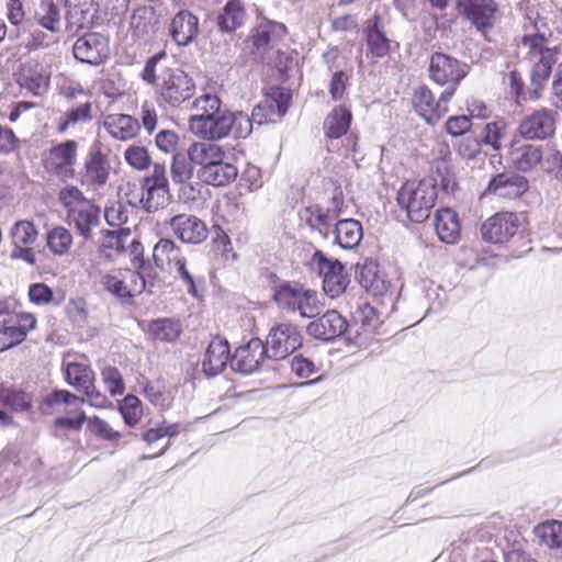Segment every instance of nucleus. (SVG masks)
Wrapping results in <instances>:
<instances>
[{"label":"nucleus","mask_w":562,"mask_h":562,"mask_svg":"<svg viewBox=\"0 0 562 562\" xmlns=\"http://www.w3.org/2000/svg\"><path fill=\"white\" fill-rule=\"evenodd\" d=\"M168 224L173 235L182 243L198 245L203 243L209 235L206 224L195 215H175L168 221Z\"/></svg>","instance_id":"aec40b11"},{"label":"nucleus","mask_w":562,"mask_h":562,"mask_svg":"<svg viewBox=\"0 0 562 562\" xmlns=\"http://www.w3.org/2000/svg\"><path fill=\"white\" fill-rule=\"evenodd\" d=\"M50 71L47 65L30 59L21 65L18 83L33 95L44 94L49 87Z\"/></svg>","instance_id":"6ab92c4d"},{"label":"nucleus","mask_w":562,"mask_h":562,"mask_svg":"<svg viewBox=\"0 0 562 562\" xmlns=\"http://www.w3.org/2000/svg\"><path fill=\"white\" fill-rule=\"evenodd\" d=\"M72 53L81 63L100 65L110 55L109 40L100 33H87L75 42Z\"/></svg>","instance_id":"2eb2a0df"},{"label":"nucleus","mask_w":562,"mask_h":562,"mask_svg":"<svg viewBox=\"0 0 562 562\" xmlns=\"http://www.w3.org/2000/svg\"><path fill=\"white\" fill-rule=\"evenodd\" d=\"M543 160L542 146L513 140L508 150V161L517 170L528 172L541 165Z\"/></svg>","instance_id":"4be33fe9"},{"label":"nucleus","mask_w":562,"mask_h":562,"mask_svg":"<svg viewBox=\"0 0 562 562\" xmlns=\"http://www.w3.org/2000/svg\"><path fill=\"white\" fill-rule=\"evenodd\" d=\"M520 226L521 220L518 214L499 212L483 223L481 234L486 241L502 244L512 239L518 233Z\"/></svg>","instance_id":"f8f14e48"},{"label":"nucleus","mask_w":562,"mask_h":562,"mask_svg":"<svg viewBox=\"0 0 562 562\" xmlns=\"http://www.w3.org/2000/svg\"><path fill=\"white\" fill-rule=\"evenodd\" d=\"M92 106L90 102L82 103L77 108H71L59 119L57 130L60 133L66 132L79 123H87L92 120Z\"/></svg>","instance_id":"09e8293b"},{"label":"nucleus","mask_w":562,"mask_h":562,"mask_svg":"<svg viewBox=\"0 0 562 562\" xmlns=\"http://www.w3.org/2000/svg\"><path fill=\"white\" fill-rule=\"evenodd\" d=\"M37 23L49 32L56 33L60 29V10L53 0H41L35 11Z\"/></svg>","instance_id":"a18cd8bd"},{"label":"nucleus","mask_w":562,"mask_h":562,"mask_svg":"<svg viewBox=\"0 0 562 562\" xmlns=\"http://www.w3.org/2000/svg\"><path fill=\"white\" fill-rule=\"evenodd\" d=\"M228 117L233 121V123L229 124V133L232 132L235 138H246L251 134L252 124L255 123L252 115L249 116L240 111H228Z\"/></svg>","instance_id":"13d9d810"},{"label":"nucleus","mask_w":562,"mask_h":562,"mask_svg":"<svg viewBox=\"0 0 562 562\" xmlns=\"http://www.w3.org/2000/svg\"><path fill=\"white\" fill-rule=\"evenodd\" d=\"M346 329V319L335 310L327 311L306 327L310 336L322 340H333L342 335Z\"/></svg>","instance_id":"b1692460"},{"label":"nucleus","mask_w":562,"mask_h":562,"mask_svg":"<svg viewBox=\"0 0 562 562\" xmlns=\"http://www.w3.org/2000/svg\"><path fill=\"white\" fill-rule=\"evenodd\" d=\"M237 168L224 160L215 162L205 170H199V178L206 184L213 187H224L232 183L237 178Z\"/></svg>","instance_id":"c9c22d12"},{"label":"nucleus","mask_w":562,"mask_h":562,"mask_svg":"<svg viewBox=\"0 0 562 562\" xmlns=\"http://www.w3.org/2000/svg\"><path fill=\"white\" fill-rule=\"evenodd\" d=\"M357 279L367 291L376 292L381 282L378 277V265L372 260H366L361 266L358 265Z\"/></svg>","instance_id":"6e6d98bb"},{"label":"nucleus","mask_w":562,"mask_h":562,"mask_svg":"<svg viewBox=\"0 0 562 562\" xmlns=\"http://www.w3.org/2000/svg\"><path fill=\"white\" fill-rule=\"evenodd\" d=\"M78 157V143L68 139L56 145L43 155L44 169L61 180L74 178Z\"/></svg>","instance_id":"0eeeda50"},{"label":"nucleus","mask_w":562,"mask_h":562,"mask_svg":"<svg viewBox=\"0 0 562 562\" xmlns=\"http://www.w3.org/2000/svg\"><path fill=\"white\" fill-rule=\"evenodd\" d=\"M413 104L416 112L429 124L436 125L446 114L443 105L438 104L431 90L426 86H419L413 94Z\"/></svg>","instance_id":"cd10ccee"},{"label":"nucleus","mask_w":562,"mask_h":562,"mask_svg":"<svg viewBox=\"0 0 562 562\" xmlns=\"http://www.w3.org/2000/svg\"><path fill=\"white\" fill-rule=\"evenodd\" d=\"M102 285L112 294L120 299H127L126 291L123 289L124 283L122 280L121 269L113 270L104 274L101 279Z\"/></svg>","instance_id":"0e129e2a"},{"label":"nucleus","mask_w":562,"mask_h":562,"mask_svg":"<svg viewBox=\"0 0 562 562\" xmlns=\"http://www.w3.org/2000/svg\"><path fill=\"white\" fill-rule=\"evenodd\" d=\"M351 112L344 108H335L324 121V130L329 138H339L347 133L351 123Z\"/></svg>","instance_id":"ea45409f"},{"label":"nucleus","mask_w":562,"mask_h":562,"mask_svg":"<svg viewBox=\"0 0 562 562\" xmlns=\"http://www.w3.org/2000/svg\"><path fill=\"white\" fill-rule=\"evenodd\" d=\"M67 26L69 30L83 29L93 24L98 18V0H66Z\"/></svg>","instance_id":"393cba45"},{"label":"nucleus","mask_w":562,"mask_h":562,"mask_svg":"<svg viewBox=\"0 0 562 562\" xmlns=\"http://www.w3.org/2000/svg\"><path fill=\"white\" fill-rule=\"evenodd\" d=\"M86 402L77 395L66 390H56L45 396L41 403V411L46 415L64 413L67 416L58 417L54 422L56 430L71 429L80 430L88 417L81 411V405Z\"/></svg>","instance_id":"7ed1b4c3"},{"label":"nucleus","mask_w":562,"mask_h":562,"mask_svg":"<svg viewBox=\"0 0 562 562\" xmlns=\"http://www.w3.org/2000/svg\"><path fill=\"white\" fill-rule=\"evenodd\" d=\"M193 165L188 153H176L170 166L172 181L177 184L187 183L193 176Z\"/></svg>","instance_id":"3c124183"},{"label":"nucleus","mask_w":562,"mask_h":562,"mask_svg":"<svg viewBox=\"0 0 562 562\" xmlns=\"http://www.w3.org/2000/svg\"><path fill=\"white\" fill-rule=\"evenodd\" d=\"M547 0H521L518 3V11L524 19V27L531 29L533 34L546 33L549 18V4Z\"/></svg>","instance_id":"a878e982"},{"label":"nucleus","mask_w":562,"mask_h":562,"mask_svg":"<svg viewBox=\"0 0 562 562\" xmlns=\"http://www.w3.org/2000/svg\"><path fill=\"white\" fill-rule=\"evenodd\" d=\"M68 217L74 223L79 235L88 240L92 237V228L97 227L100 223V209L92 202H89L77 210H72Z\"/></svg>","instance_id":"72a5a7b5"},{"label":"nucleus","mask_w":562,"mask_h":562,"mask_svg":"<svg viewBox=\"0 0 562 562\" xmlns=\"http://www.w3.org/2000/svg\"><path fill=\"white\" fill-rule=\"evenodd\" d=\"M180 432V425L175 424H166L165 422L157 425L154 428H149L144 435L143 439L148 443H154L160 438L164 437H173Z\"/></svg>","instance_id":"e2e57ef3"},{"label":"nucleus","mask_w":562,"mask_h":562,"mask_svg":"<svg viewBox=\"0 0 562 562\" xmlns=\"http://www.w3.org/2000/svg\"><path fill=\"white\" fill-rule=\"evenodd\" d=\"M194 108L199 112L194 116H204L205 114H215L221 109V100L214 94H203L198 98L194 103Z\"/></svg>","instance_id":"774afa93"},{"label":"nucleus","mask_w":562,"mask_h":562,"mask_svg":"<svg viewBox=\"0 0 562 562\" xmlns=\"http://www.w3.org/2000/svg\"><path fill=\"white\" fill-rule=\"evenodd\" d=\"M124 159L128 166L138 171H144L151 165V157L145 146H128L124 151Z\"/></svg>","instance_id":"5fc2aeb1"},{"label":"nucleus","mask_w":562,"mask_h":562,"mask_svg":"<svg viewBox=\"0 0 562 562\" xmlns=\"http://www.w3.org/2000/svg\"><path fill=\"white\" fill-rule=\"evenodd\" d=\"M302 346V336L295 325L280 323L273 326L266 340L267 357L276 360L286 358Z\"/></svg>","instance_id":"6e6552de"},{"label":"nucleus","mask_w":562,"mask_h":562,"mask_svg":"<svg viewBox=\"0 0 562 562\" xmlns=\"http://www.w3.org/2000/svg\"><path fill=\"white\" fill-rule=\"evenodd\" d=\"M331 233L335 243L344 249L356 248L363 237L362 225L353 218L337 221Z\"/></svg>","instance_id":"f704fd0d"},{"label":"nucleus","mask_w":562,"mask_h":562,"mask_svg":"<svg viewBox=\"0 0 562 562\" xmlns=\"http://www.w3.org/2000/svg\"><path fill=\"white\" fill-rule=\"evenodd\" d=\"M435 229L439 239L447 244H453L460 236L458 215L451 209H440L436 212Z\"/></svg>","instance_id":"e433bc0d"},{"label":"nucleus","mask_w":562,"mask_h":562,"mask_svg":"<svg viewBox=\"0 0 562 562\" xmlns=\"http://www.w3.org/2000/svg\"><path fill=\"white\" fill-rule=\"evenodd\" d=\"M286 29L283 24L265 20L260 22L250 36L251 54L255 59L263 63H271L273 56L279 52L278 44L285 35Z\"/></svg>","instance_id":"423d86ee"},{"label":"nucleus","mask_w":562,"mask_h":562,"mask_svg":"<svg viewBox=\"0 0 562 562\" xmlns=\"http://www.w3.org/2000/svg\"><path fill=\"white\" fill-rule=\"evenodd\" d=\"M245 16L240 0H229L224 7L223 13L217 18V25L223 32H232L243 24Z\"/></svg>","instance_id":"49530a36"},{"label":"nucleus","mask_w":562,"mask_h":562,"mask_svg":"<svg viewBox=\"0 0 562 562\" xmlns=\"http://www.w3.org/2000/svg\"><path fill=\"white\" fill-rule=\"evenodd\" d=\"M103 126L111 137L123 142L136 137L140 130L138 120L128 114H110Z\"/></svg>","instance_id":"2f4dec72"},{"label":"nucleus","mask_w":562,"mask_h":562,"mask_svg":"<svg viewBox=\"0 0 562 562\" xmlns=\"http://www.w3.org/2000/svg\"><path fill=\"white\" fill-rule=\"evenodd\" d=\"M65 379L77 391L87 390L94 382V373L88 364L67 362L64 367Z\"/></svg>","instance_id":"79ce46f5"},{"label":"nucleus","mask_w":562,"mask_h":562,"mask_svg":"<svg viewBox=\"0 0 562 562\" xmlns=\"http://www.w3.org/2000/svg\"><path fill=\"white\" fill-rule=\"evenodd\" d=\"M58 199L60 203L68 210V214L72 212V210H77L83 206V204L91 202L86 196H83L82 192L77 187L74 186H69L60 190Z\"/></svg>","instance_id":"bf43d9fd"},{"label":"nucleus","mask_w":562,"mask_h":562,"mask_svg":"<svg viewBox=\"0 0 562 562\" xmlns=\"http://www.w3.org/2000/svg\"><path fill=\"white\" fill-rule=\"evenodd\" d=\"M103 382L112 395L123 394L125 386L122 374L114 367H106L102 370Z\"/></svg>","instance_id":"69168bd1"},{"label":"nucleus","mask_w":562,"mask_h":562,"mask_svg":"<svg viewBox=\"0 0 562 562\" xmlns=\"http://www.w3.org/2000/svg\"><path fill=\"white\" fill-rule=\"evenodd\" d=\"M429 77L440 86L457 87L468 74V65L447 54L435 53L429 61Z\"/></svg>","instance_id":"9b49d317"},{"label":"nucleus","mask_w":562,"mask_h":562,"mask_svg":"<svg viewBox=\"0 0 562 562\" xmlns=\"http://www.w3.org/2000/svg\"><path fill=\"white\" fill-rule=\"evenodd\" d=\"M72 243L71 232L61 225L52 227L46 234V245L55 256L63 257L68 255Z\"/></svg>","instance_id":"37998d69"},{"label":"nucleus","mask_w":562,"mask_h":562,"mask_svg":"<svg viewBox=\"0 0 562 562\" xmlns=\"http://www.w3.org/2000/svg\"><path fill=\"white\" fill-rule=\"evenodd\" d=\"M265 357H267L265 344L259 338H252L235 350L231 363L236 371L250 374L259 369Z\"/></svg>","instance_id":"412c9836"},{"label":"nucleus","mask_w":562,"mask_h":562,"mask_svg":"<svg viewBox=\"0 0 562 562\" xmlns=\"http://www.w3.org/2000/svg\"><path fill=\"white\" fill-rule=\"evenodd\" d=\"M381 18L374 15L372 20L368 21L366 29L367 45L375 57H384L390 52V41L380 27Z\"/></svg>","instance_id":"4c0bfd02"},{"label":"nucleus","mask_w":562,"mask_h":562,"mask_svg":"<svg viewBox=\"0 0 562 562\" xmlns=\"http://www.w3.org/2000/svg\"><path fill=\"white\" fill-rule=\"evenodd\" d=\"M122 280L124 283L123 289L126 291L127 299L142 294L144 292L139 273L137 270L132 269H121Z\"/></svg>","instance_id":"338daca9"},{"label":"nucleus","mask_w":562,"mask_h":562,"mask_svg":"<svg viewBox=\"0 0 562 562\" xmlns=\"http://www.w3.org/2000/svg\"><path fill=\"white\" fill-rule=\"evenodd\" d=\"M507 124L504 120H497L486 123L482 131L481 142L484 145L491 146L494 150H499L502 140L506 136Z\"/></svg>","instance_id":"603ef678"},{"label":"nucleus","mask_w":562,"mask_h":562,"mask_svg":"<svg viewBox=\"0 0 562 562\" xmlns=\"http://www.w3.org/2000/svg\"><path fill=\"white\" fill-rule=\"evenodd\" d=\"M199 33V19L187 10L179 11L170 23V35L180 46L190 44Z\"/></svg>","instance_id":"c756f323"},{"label":"nucleus","mask_w":562,"mask_h":562,"mask_svg":"<svg viewBox=\"0 0 562 562\" xmlns=\"http://www.w3.org/2000/svg\"><path fill=\"white\" fill-rule=\"evenodd\" d=\"M291 94L283 88H272L269 93L252 109V120L256 124L273 121L282 117L289 108Z\"/></svg>","instance_id":"f3484780"},{"label":"nucleus","mask_w":562,"mask_h":562,"mask_svg":"<svg viewBox=\"0 0 562 562\" xmlns=\"http://www.w3.org/2000/svg\"><path fill=\"white\" fill-rule=\"evenodd\" d=\"M143 191L139 202L147 212H155L164 207L169 200V187L143 184Z\"/></svg>","instance_id":"de8ad7c7"},{"label":"nucleus","mask_w":562,"mask_h":562,"mask_svg":"<svg viewBox=\"0 0 562 562\" xmlns=\"http://www.w3.org/2000/svg\"><path fill=\"white\" fill-rule=\"evenodd\" d=\"M158 16L153 7L144 5L134 10L131 16L132 35L138 40L147 41L155 34Z\"/></svg>","instance_id":"473e14b6"},{"label":"nucleus","mask_w":562,"mask_h":562,"mask_svg":"<svg viewBox=\"0 0 562 562\" xmlns=\"http://www.w3.org/2000/svg\"><path fill=\"white\" fill-rule=\"evenodd\" d=\"M139 246V241L132 237L130 228L104 229L101 232L99 250L108 259H113L116 255L123 254L127 247H133V251L136 252Z\"/></svg>","instance_id":"5701e85b"},{"label":"nucleus","mask_w":562,"mask_h":562,"mask_svg":"<svg viewBox=\"0 0 562 562\" xmlns=\"http://www.w3.org/2000/svg\"><path fill=\"white\" fill-rule=\"evenodd\" d=\"M313 262L316 265L319 274L323 276V289L331 299L339 296L345 292L348 280L344 274V267L337 259L326 258L321 251L313 256Z\"/></svg>","instance_id":"4468645a"},{"label":"nucleus","mask_w":562,"mask_h":562,"mask_svg":"<svg viewBox=\"0 0 562 562\" xmlns=\"http://www.w3.org/2000/svg\"><path fill=\"white\" fill-rule=\"evenodd\" d=\"M482 145L477 136L469 135L458 143L456 149L463 159L473 160L481 154Z\"/></svg>","instance_id":"680f3d73"},{"label":"nucleus","mask_w":562,"mask_h":562,"mask_svg":"<svg viewBox=\"0 0 562 562\" xmlns=\"http://www.w3.org/2000/svg\"><path fill=\"white\" fill-rule=\"evenodd\" d=\"M232 123L233 121L228 117V111H218L215 114L191 116L189 128L202 139L218 140L229 135V124Z\"/></svg>","instance_id":"ddd939ff"},{"label":"nucleus","mask_w":562,"mask_h":562,"mask_svg":"<svg viewBox=\"0 0 562 562\" xmlns=\"http://www.w3.org/2000/svg\"><path fill=\"white\" fill-rule=\"evenodd\" d=\"M195 90L193 80L180 69H168L159 83L157 101L160 105L179 106L189 100Z\"/></svg>","instance_id":"39448f33"},{"label":"nucleus","mask_w":562,"mask_h":562,"mask_svg":"<svg viewBox=\"0 0 562 562\" xmlns=\"http://www.w3.org/2000/svg\"><path fill=\"white\" fill-rule=\"evenodd\" d=\"M120 412L125 424L133 427L140 420L143 415L142 402L134 395H127L120 405Z\"/></svg>","instance_id":"4d7b16f0"},{"label":"nucleus","mask_w":562,"mask_h":562,"mask_svg":"<svg viewBox=\"0 0 562 562\" xmlns=\"http://www.w3.org/2000/svg\"><path fill=\"white\" fill-rule=\"evenodd\" d=\"M38 237V231L33 222L21 220L15 222L10 229L12 260H22L30 266L36 265V255L33 245Z\"/></svg>","instance_id":"1a4fd4ad"},{"label":"nucleus","mask_w":562,"mask_h":562,"mask_svg":"<svg viewBox=\"0 0 562 562\" xmlns=\"http://www.w3.org/2000/svg\"><path fill=\"white\" fill-rule=\"evenodd\" d=\"M87 424L89 431L103 440L116 441L122 437L121 434L114 430L105 420L97 416L88 417Z\"/></svg>","instance_id":"052dcab7"},{"label":"nucleus","mask_w":562,"mask_h":562,"mask_svg":"<svg viewBox=\"0 0 562 562\" xmlns=\"http://www.w3.org/2000/svg\"><path fill=\"white\" fill-rule=\"evenodd\" d=\"M306 223L313 229H317L325 238L328 237L330 233L331 224L337 220L335 215V210H329L327 206H323L319 204H314L305 210Z\"/></svg>","instance_id":"58836bf2"},{"label":"nucleus","mask_w":562,"mask_h":562,"mask_svg":"<svg viewBox=\"0 0 562 562\" xmlns=\"http://www.w3.org/2000/svg\"><path fill=\"white\" fill-rule=\"evenodd\" d=\"M273 300L279 307L297 311L302 317L312 318L319 314L316 292L297 283L284 282L277 286Z\"/></svg>","instance_id":"20e7f679"},{"label":"nucleus","mask_w":562,"mask_h":562,"mask_svg":"<svg viewBox=\"0 0 562 562\" xmlns=\"http://www.w3.org/2000/svg\"><path fill=\"white\" fill-rule=\"evenodd\" d=\"M555 112L540 109L525 116L518 127L520 136L526 139L543 140L551 137L555 131Z\"/></svg>","instance_id":"a211bd4d"},{"label":"nucleus","mask_w":562,"mask_h":562,"mask_svg":"<svg viewBox=\"0 0 562 562\" xmlns=\"http://www.w3.org/2000/svg\"><path fill=\"white\" fill-rule=\"evenodd\" d=\"M111 165L101 144H93L85 159L82 183L94 189L102 188L109 180Z\"/></svg>","instance_id":"dca6fc26"},{"label":"nucleus","mask_w":562,"mask_h":562,"mask_svg":"<svg viewBox=\"0 0 562 562\" xmlns=\"http://www.w3.org/2000/svg\"><path fill=\"white\" fill-rule=\"evenodd\" d=\"M229 346L227 340L216 337L209 344L204 359L202 361V371L206 376L220 374L226 367L229 359Z\"/></svg>","instance_id":"c85d7f7f"},{"label":"nucleus","mask_w":562,"mask_h":562,"mask_svg":"<svg viewBox=\"0 0 562 562\" xmlns=\"http://www.w3.org/2000/svg\"><path fill=\"white\" fill-rule=\"evenodd\" d=\"M457 8L459 13L483 35L496 23L498 4L494 0H458Z\"/></svg>","instance_id":"9d476101"},{"label":"nucleus","mask_w":562,"mask_h":562,"mask_svg":"<svg viewBox=\"0 0 562 562\" xmlns=\"http://www.w3.org/2000/svg\"><path fill=\"white\" fill-rule=\"evenodd\" d=\"M528 180L517 173H498L492 178L487 191L502 198L516 199L528 190Z\"/></svg>","instance_id":"bb28decb"},{"label":"nucleus","mask_w":562,"mask_h":562,"mask_svg":"<svg viewBox=\"0 0 562 562\" xmlns=\"http://www.w3.org/2000/svg\"><path fill=\"white\" fill-rule=\"evenodd\" d=\"M183 258L180 247L173 240L161 238L154 247L153 259L159 269L172 268Z\"/></svg>","instance_id":"a19ab883"},{"label":"nucleus","mask_w":562,"mask_h":562,"mask_svg":"<svg viewBox=\"0 0 562 562\" xmlns=\"http://www.w3.org/2000/svg\"><path fill=\"white\" fill-rule=\"evenodd\" d=\"M188 154L191 162L199 166V170H205L214 165L224 160L227 157L224 148L212 142H195L188 148Z\"/></svg>","instance_id":"7c9ffc66"},{"label":"nucleus","mask_w":562,"mask_h":562,"mask_svg":"<svg viewBox=\"0 0 562 562\" xmlns=\"http://www.w3.org/2000/svg\"><path fill=\"white\" fill-rule=\"evenodd\" d=\"M181 333L179 322L170 318H158L148 325V334L155 339L162 342H173Z\"/></svg>","instance_id":"c03bdc74"},{"label":"nucleus","mask_w":562,"mask_h":562,"mask_svg":"<svg viewBox=\"0 0 562 562\" xmlns=\"http://www.w3.org/2000/svg\"><path fill=\"white\" fill-rule=\"evenodd\" d=\"M437 196L435 179L425 178L417 182L408 181L404 183L397 192V203L406 211L409 221L423 223L429 217Z\"/></svg>","instance_id":"f03ea898"},{"label":"nucleus","mask_w":562,"mask_h":562,"mask_svg":"<svg viewBox=\"0 0 562 562\" xmlns=\"http://www.w3.org/2000/svg\"><path fill=\"white\" fill-rule=\"evenodd\" d=\"M535 533L549 548H562V521L551 520L538 525Z\"/></svg>","instance_id":"8fccbe9b"},{"label":"nucleus","mask_w":562,"mask_h":562,"mask_svg":"<svg viewBox=\"0 0 562 562\" xmlns=\"http://www.w3.org/2000/svg\"><path fill=\"white\" fill-rule=\"evenodd\" d=\"M159 267L150 263L149 261L140 260L137 265V272L139 273V280L144 292L154 293L156 288L161 284V279L157 271Z\"/></svg>","instance_id":"864d4df0"},{"label":"nucleus","mask_w":562,"mask_h":562,"mask_svg":"<svg viewBox=\"0 0 562 562\" xmlns=\"http://www.w3.org/2000/svg\"><path fill=\"white\" fill-rule=\"evenodd\" d=\"M546 33L525 34L521 37L522 47L528 48V55L532 63L530 71V98L539 99L541 91L548 81L552 67L559 60L560 48L558 46L548 47Z\"/></svg>","instance_id":"f257e3e1"}]
</instances>
